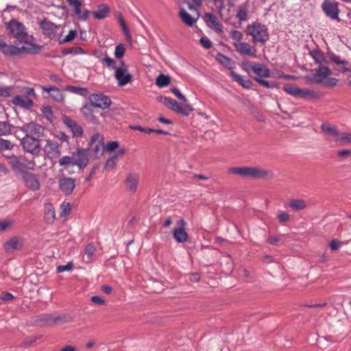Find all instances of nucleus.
<instances>
[{"mask_svg": "<svg viewBox=\"0 0 351 351\" xmlns=\"http://www.w3.org/2000/svg\"><path fill=\"white\" fill-rule=\"evenodd\" d=\"M228 173L235 174L244 178L261 179L274 178V173L258 167H238L228 169Z\"/></svg>", "mask_w": 351, "mask_h": 351, "instance_id": "nucleus-1", "label": "nucleus"}, {"mask_svg": "<svg viewBox=\"0 0 351 351\" xmlns=\"http://www.w3.org/2000/svg\"><path fill=\"white\" fill-rule=\"evenodd\" d=\"M41 46L34 43H27L26 41L21 47L8 45L5 43L1 53L6 57L19 56L23 54H36L40 51Z\"/></svg>", "mask_w": 351, "mask_h": 351, "instance_id": "nucleus-2", "label": "nucleus"}, {"mask_svg": "<svg viewBox=\"0 0 351 351\" xmlns=\"http://www.w3.org/2000/svg\"><path fill=\"white\" fill-rule=\"evenodd\" d=\"M6 27L10 34L21 43L25 44V41L27 43H33V36L27 34L25 27L16 19H13L8 22Z\"/></svg>", "mask_w": 351, "mask_h": 351, "instance_id": "nucleus-3", "label": "nucleus"}, {"mask_svg": "<svg viewBox=\"0 0 351 351\" xmlns=\"http://www.w3.org/2000/svg\"><path fill=\"white\" fill-rule=\"evenodd\" d=\"M247 34L252 37V43L264 44L269 40L267 27L258 22H254L247 26Z\"/></svg>", "mask_w": 351, "mask_h": 351, "instance_id": "nucleus-4", "label": "nucleus"}, {"mask_svg": "<svg viewBox=\"0 0 351 351\" xmlns=\"http://www.w3.org/2000/svg\"><path fill=\"white\" fill-rule=\"evenodd\" d=\"M10 164L14 171H20L22 175L23 172H28L27 170L34 171L36 169V165L33 159H28L23 156L10 157Z\"/></svg>", "mask_w": 351, "mask_h": 351, "instance_id": "nucleus-5", "label": "nucleus"}, {"mask_svg": "<svg viewBox=\"0 0 351 351\" xmlns=\"http://www.w3.org/2000/svg\"><path fill=\"white\" fill-rule=\"evenodd\" d=\"M159 101L171 110L185 117H188L190 112L194 110V108L190 104H185L181 106L176 100L170 97H160Z\"/></svg>", "mask_w": 351, "mask_h": 351, "instance_id": "nucleus-6", "label": "nucleus"}, {"mask_svg": "<svg viewBox=\"0 0 351 351\" xmlns=\"http://www.w3.org/2000/svg\"><path fill=\"white\" fill-rule=\"evenodd\" d=\"M332 74L328 66H319L313 70V72L305 76L308 83L322 84L324 80Z\"/></svg>", "mask_w": 351, "mask_h": 351, "instance_id": "nucleus-7", "label": "nucleus"}, {"mask_svg": "<svg viewBox=\"0 0 351 351\" xmlns=\"http://www.w3.org/2000/svg\"><path fill=\"white\" fill-rule=\"evenodd\" d=\"M283 90L289 95L302 99H315L317 98L318 94L313 90L308 88H300L298 86L292 85H285Z\"/></svg>", "mask_w": 351, "mask_h": 351, "instance_id": "nucleus-8", "label": "nucleus"}, {"mask_svg": "<svg viewBox=\"0 0 351 351\" xmlns=\"http://www.w3.org/2000/svg\"><path fill=\"white\" fill-rule=\"evenodd\" d=\"M23 149L34 156L38 155L41 150L40 139L24 136L21 141Z\"/></svg>", "mask_w": 351, "mask_h": 351, "instance_id": "nucleus-9", "label": "nucleus"}, {"mask_svg": "<svg viewBox=\"0 0 351 351\" xmlns=\"http://www.w3.org/2000/svg\"><path fill=\"white\" fill-rule=\"evenodd\" d=\"M114 77L117 80L119 86H123L132 82V75L129 73L128 66L123 62L121 65L116 69Z\"/></svg>", "mask_w": 351, "mask_h": 351, "instance_id": "nucleus-10", "label": "nucleus"}, {"mask_svg": "<svg viewBox=\"0 0 351 351\" xmlns=\"http://www.w3.org/2000/svg\"><path fill=\"white\" fill-rule=\"evenodd\" d=\"M322 9L324 14L332 20L340 21L339 4L334 0H324L322 3Z\"/></svg>", "mask_w": 351, "mask_h": 351, "instance_id": "nucleus-11", "label": "nucleus"}, {"mask_svg": "<svg viewBox=\"0 0 351 351\" xmlns=\"http://www.w3.org/2000/svg\"><path fill=\"white\" fill-rule=\"evenodd\" d=\"M19 130L25 134V136H29L32 138L38 139L41 138L44 132V128L34 122L25 124L19 128Z\"/></svg>", "mask_w": 351, "mask_h": 351, "instance_id": "nucleus-12", "label": "nucleus"}, {"mask_svg": "<svg viewBox=\"0 0 351 351\" xmlns=\"http://www.w3.org/2000/svg\"><path fill=\"white\" fill-rule=\"evenodd\" d=\"M246 65L250 66V69L257 75L256 77L262 78L270 77L271 71L264 64L259 62H250L248 61L243 62L242 63V66L245 71H247V69L245 68Z\"/></svg>", "mask_w": 351, "mask_h": 351, "instance_id": "nucleus-13", "label": "nucleus"}, {"mask_svg": "<svg viewBox=\"0 0 351 351\" xmlns=\"http://www.w3.org/2000/svg\"><path fill=\"white\" fill-rule=\"evenodd\" d=\"M88 104L96 108L106 109L110 106L112 101L108 96L97 93L90 95Z\"/></svg>", "mask_w": 351, "mask_h": 351, "instance_id": "nucleus-14", "label": "nucleus"}, {"mask_svg": "<svg viewBox=\"0 0 351 351\" xmlns=\"http://www.w3.org/2000/svg\"><path fill=\"white\" fill-rule=\"evenodd\" d=\"M81 110L86 121L93 124L99 123V117L103 116L101 112L89 104H85Z\"/></svg>", "mask_w": 351, "mask_h": 351, "instance_id": "nucleus-15", "label": "nucleus"}, {"mask_svg": "<svg viewBox=\"0 0 351 351\" xmlns=\"http://www.w3.org/2000/svg\"><path fill=\"white\" fill-rule=\"evenodd\" d=\"M68 322L66 315H54L53 314H44L39 317L38 322L41 326H52L58 322Z\"/></svg>", "mask_w": 351, "mask_h": 351, "instance_id": "nucleus-16", "label": "nucleus"}, {"mask_svg": "<svg viewBox=\"0 0 351 351\" xmlns=\"http://www.w3.org/2000/svg\"><path fill=\"white\" fill-rule=\"evenodd\" d=\"M139 181L140 175L138 173H128L123 182L126 191L131 194L135 193L137 191Z\"/></svg>", "mask_w": 351, "mask_h": 351, "instance_id": "nucleus-17", "label": "nucleus"}, {"mask_svg": "<svg viewBox=\"0 0 351 351\" xmlns=\"http://www.w3.org/2000/svg\"><path fill=\"white\" fill-rule=\"evenodd\" d=\"M74 165L80 169H84L89 161L88 150L86 149H78L73 153Z\"/></svg>", "mask_w": 351, "mask_h": 351, "instance_id": "nucleus-18", "label": "nucleus"}, {"mask_svg": "<svg viewBox=\"0 0 351 351\" xmlns=\"http://www.w3.org/2000/svg\"><path fill=\"white\" fill-rule=\"evenodd\" d=\"M39 27L43 34L49 38H53L57 34L59 27L47 19L39 22Z\"/></svg>", "mask_w": 351, "mask_h": 351, "instance_id": "nucleus-19", "label": "nucleus"}, {"mask_svg": "<svg viewBox=\"0 0 351 351\" xmlns=\"http://www.w3.org/2000/svg\"><path fill=\"white\" fill-rule=\"evenodd\" d=\"M178 225L179 227L173 231V238L178 243H184L189 239V234L185 230L186 222L182 219L178 221Z\"/></svg>", "mask_w": 351, "mask_h": 351, "instance_id": "nucleus-20", "label": "nucleus"}, {"mask_svg": "<svg viewBox=\"0 0 351 351\" xmlns=\"http://www.w3.org/2000/svg\"><path fill=\"white\" fill-rule=\"evenodd\" d=\"M25 185L32 191H38L40 188V183L36 175L30 172H23L22 175Z\"/></svg>", "mask_w": 351, "mask_h": 351, "instance_id": "nucleus-21", "label": "nucleus"}, {"mask_svg": "<svg viewBox=\"0 0 351 351\" xmlns=\"http://www.w3.org/2000/svg\"><path fill=\"white\" fill-rule=\"evenodd\" d=\"M44 152L51 159L58 158L61 154L60 145L56 141L51 140L47 141Z\"/></svg>", "mask_w": 351, "mask_h": 351, "instance_id": "nucleus-22", "label": "nucleus"}, {"mask_svg": "<svg viewBox=\"0 0 351 351\" xmlns=\"http://www.w3.org/2000/svg\"><path fill=\"white\" fill-rule=\"evenodd\" d=\"M232 45L238 53L243 55H247L253 58L256 57V49L252 47L249 43H233Z\"/></svg>", "mask_w": 351, "mask_h": 351, "instance_id": "nucleus-23", "label": "nucleus"}, {"mask_svg": "<svg viewBox=\"0 0 351 351\" xmlns=\"http://www.w3.org/2000/svg\"><path fill=\"white\" fill-rule=\"evenodd\" d=\"M75 187V180L71 178H62L59 180V188L65 195H69L72 193Z\"/></svg>", "mask_w": 351, "mask_h": 351, "instance_id": "nucleus-24", "label": "nucleus"}, {"mask_svg": "<svg viewBox=\"0 0 351 351\" xmlns=\"http://www.w3.org/2000/svg\"><path fill=\"white\" fill-rule=\"evenodd\" d=\"M44 92L49 94V96L56 101L63 103L64 101V95L62 90L56 86H44L42 87Z\"/></svg>", "mask_w": 351, "mask_h": 351, "instance_id": "nucleus-25", "label": "nucleus"}, {"mask_svg": "<svg viewBox=\"0 0 351 351\" xmlns=\"http://www.w3.org/2000/svg\"><path fill=\"white\" fill-rule=\"evenodd\" d=\"M90 147L95 154L101 153V150L104 147L103 136L98 133L95 134L91 137Z\"/></svg>", "mask_w": 351, "mask_h": 351, "instance_id": "nucleus-26", "label": "nucleus"}, {"mask_svg": "<svg viewBox=\"0 0 351 351\" xmlns=\"http://www.w3.org/2000/svg\"><path fill=\"white\" fill-rule=\"evenodd\" d=\"M321 130L326 134L334 137L335 141L340 142L343 132H340L336 126L329 123H323L321 125Z\"/></svg>", "mask_w": 351, "mask_h": 351, "instance_id": "nucleus-27", "label": "nucleus"}, {"mask_svg": "<svg viewBox=\"0 0 351 351\" xmlns=\"http://www.w3.org/2000/svg\"><path fill=\"white\" fill-rule=\"evenodd\" d=\"M23 240L21 237H14L6 241L4 245V249L6 252H13L22 248Z\"/></svg>", "mask_w": 351, "mask_h": 351, "instance_id": "nucleus-28", "label": "nucleus"}, {"mask_svg": "<svg viewBox=\"0 0 351 351\" xmlns=\"http://www.w3.org/2000/svg\"><path fill=\"white\" fill-rule=\"evenodd\" d=\"M15 106L29 108L33 105V101L26 95H16L12 99Z\"/></svg>", "mask_w": 351, "mask_h": 351, "instance_id": "nucleus-29", "label": "nucleus"}, {"mask_svg": "<svg viewBox=\"0 0 351 351\" xmlns=\"http://www.w3.org/2000/svg\"><path fill=\"white\" fill-rule=\"evenodd\" d=\"M45 220L47 223H52L56 218V212L51 203H45L44 206Z\"/></svg>", "mask_w": 351, "mask_h": 351, "instance_id": "nucleus-30", "label": "nucleus"}, {"mask_svg": "<svg viewBox=\"0 0 351 351\" xmlns=\"http://www.w3.org/2000/svg\"><path fill=\"white\" fill-rule=\"evenodd\" d=\"M309 53L316 64H319V66H327L328 60L320 50H312Z\"/></svg>", "mask_w": 351, "mask_h": 351, "instance_id": "nucleus-31", "label": "nucleus"}, {"mask_svg": "<svg viewBox=\"0 0 351 351\" xmlns=\"http://www.w3.org/2000/svg\"><path fill=\"white\" fill-rule=\"evenodd\" d=\"M230 75L232 77L234 81L237 82L238 84H239L241 86H242L245 88H249L252 85V82L249 80H244L243 76L237 74L234 71H230Z\"/></svg>", "mask_w": 351, "mask_h": 351, "instance_id": "nucleus-32", "label": "nucleus"}, {"mask_svg": "<svg viewBox=\"0 0 351 351\" xmlns=\"http://www.w3.org/2000/svg\"><path fill=\"white\" fill-rule=\"evenodd\" d=\"M65 124L71 129L73 134L75 136H81L83 134L82 128L77 125L74 121L66 119L64 120Z\"/></svg>", "mask_w": 351, "mask_h": 351, "instance_id": "nucleus-33", "label": "nucleus"}, {"mask_svg": "<svg viewBox=\"0 0 351 351\" xmlns=\"http://www.w3.org/2000/svg\"><path fill=\"white\" fill-rule=\"evenodd\" d=\"M206 22L207 23H210L213 25V27L219 32H223V26L222 25L217 21V17L211 14V13H206L205 14Z\"/></svg>", "mask_w": 351, "mask_h": 351, "instance_id": "nucleus-34", "label": "nucleus"}, {"mask_svg": "<svg viewBox=\"0 0 351 351\" xmlns=\"http://www.w3.org/2000/svg\"><path fill=\"white\" fill-rule=\"evenodd\" d=\"M330 58L333 62H335L336 64L340 66V69L342 71H350V69L347 67V65L348 64V61L341 60L339 56L335 55L334 53H331L330 55Z\"/></svg>", "mask_w": 351, "mask_h": 351, "instance_id": "nucleus-35", "label": "nucleus"}, {"mask_svg": "<svg viewBox=\"0 0 351 351\" xmlns=\"http://www.w3.org/2000/svg\"><path fill=\"white\" fill-rule=\"evenodd\" d=\"M109 12V8L105 4L99 5L97 10L93 12L92 14L97 19H103L107 16Z\"/></svg>", "mask_w": 351, "mask_h": 351, "instance_id": "nucleus-36", "label": "nucleus"}, {"mask_svg": "<svg viewBox=\"0 0 351 351\" xmlns=\"http://www.w3.org/2000/svg\"><path fill=\"white\" fill-rule=\"evenodd\" d=\"M216 59L226 69H232L234 68V62L228 56L219 53L217 55Z\"/></svg>", "mask_w": 351, "mask_h": 351, "instance_id": "nucleus-37", "label": "nucleus"}, {"mask_svg": "<svg viewBox=\"0 0 351 351\" xmlns=\"http://www.w3.org/2000/svg\"><path fill=\"white\" fill-rule=\"evenodd\" d=\"M289 206L294 210H300L306 208L307 205L304 200L294 199L289 202Z\"/></svg>", "mask_w": 351, "mask_h": 351, "instance_id": "nucleus-38", "label": "nucleus"}, {"mask_svg": "<svg viewBox=\"0 0 351 351\" xmlns=\"http://www.w3.org/2000/svg\"><path fill=\"white\" fill-rule=\"evenodd\" d=\"M64 90L84 97L86 96L88 93V90L86 88L74 86L71 85L66 86Z\"/></svg>", "mask_w": 351, "mask_h": 351, "instance_id": "nucleus-39", "label": "nucleus"}, {"mask_svg": "<svg viewBox=\"0 0 351 351\" xmlns=\"http://www.w3.org/2000/svg\"><path fill=\"white\" fill-rule=\"evenodd\" d=\"M95 252V247L93 243H90L87 244L84 248V254L86 256V258H83L84 261L86 263H90L93 256Z\"/></svg>", "mask_w": 351, "mask_h": 351, "instance_id": "nucleus-40", "label": "nucleus"}, {"mask_svg": "<svg viewBox=\"0 0 351 351\" xmlns=\"http://www.w3.org/2000/svg\"><path fill=\"white\" fill-rule=\"evenodd\" d=\"M237 17L240 20L245 21L247 18V5L246 3L241 4L237 10Z\"/></svg>", "mask_w": 351, "mask_h": 351, "instance_id": "nucleus-41", "label": "nucleus"}, {"mask_svg": "<svg viewBox=\"0 0 351 351\" xmlns=\"http://www.w3.org/2000/svg\"><path fill=\"white\" fill-rule=\"evenodd\" d=\"M180 16L182 20L189 26H193L195 22V20L193 19L191 14L183 8L180 12Z\"/></svg>", "mask_w": 351, "mask_h": 351, "instance_id": "nucleus-42", "label": "nucleus"}, {"mask_svg": "<svg viewBox=\"0 0 351 351\" xmlns=\"http://www.w3.org/2000/svg\"><path fill=\"white\" fill-rule=\"evenodd\" d=\"M170 83V77L164 74L159 75L156 80V84L158 87H165Z\"/></svg>", "mask_w": 351, "mask_h": 351, "instance_id": "nucleus-43", "label": "nucleus"}, {"mask_svg": "<svg viewBox=\"0 0 351 351\" xmlns=\"http://www.w3.org/2000/svg\"><path fill=\"white\" fill-rule=\"evenodd\" d=\"M59 165L60 166L64 167L66 169H67L70 165L74 166L75 165L73 154L71 155V156H64L62 157L59 160Z\"/></svg>", "mask_w": 351, "mask_h": 351, "instance_id": "nucleus-44", "label": "nucleus"}, {"mask_svg": "<svg viewBox=\"0 0 351 351\" xmlns=\"http://www.w3.org/2000/svg\"><path fill=\"white\" fill-rule=\"evenodd\" d=\"M67 1L69 5L73 8L74 13L76 15L81 14V8L82 6V3L80 0H67Z\"/></svg>", "mask_w": 351, "mask_h": 351, "instance_id": "nucleus-45", "label": "nucleus"}, {"mask_svg": "<svg viewBox=\"0 0 351 351\" xmlns=\"http://www.w3.org/2000/svg\"><path fill=\"white\" fill-rule=\"evenodd\" d=\"M13 147L14 145L10 141L1 138L0 137V152L11 150Z\"/></svg>", "mask_w": 351, "mask_h": 351, "instance_id": "nucleus-46", "label": "nucleus"}, {"mask_svg": "<svg viewBox=\"0 0 351 351\" xmlns=\"http://www.w3.org/2000/svg\"><path fill=\"white\" fill-rule=\"evenodd\" d=\"M254 80L255 82H256L261 86H263L267 88L278 87V84L276 82L270 83L268 81L263 80L262 78H260V77H254Z\"/></svg>", "mask_w": 351, "mask_h": 351, "instance_id": "nucleus-47", "label": "nucleus"}, {"mask_svg": "<svg viewBox=\"0 0 351 351\" xmlns=\"http://www.w3.org/2000/svg\"><path fill=\"white\" fill-rule=\"evenodd\" d=\"M101 62L106 66H107L108 68H110L112 69L116 70L118 68L117 67L115 60L108 56H106L104 59L101 60Z\"/></svg>", "mask_w": 351, "mask_h": 351, "instance_id": "nucleus-48", "label": "nucleus"}, {"mask_svg": "<svg viewBox=\"0 0 351 351\" xmlns=\"http://www.w3.org/2000/svg\"><path fill=\"white\" fill-rule=\"evenodd\" d=\"M60 216L66 217L71 213V205L69 202H63L60 206Z\"/></svg>", "mask_w": 351, "mask_h": 351, "instance_id": "nucleus-49", "label": "nucleus"}, {"mask_svg": "<svg viewBox=\"0 0 351 351\" xmlns=\"http://www.w3.org/2000/svg\"><path fill=\"white\" fill-rule=\"evenodd\" d=\"M84 53V51L82 49V48H81L80 47L67 48V49H64L62 51V53L64 55L71 54V53L79 54V53Z\"/></svg>", "mask_w": 351, "mask_h": 351, "instance_id": "nucleus-50", "label": "nucleus"}, {"mask_svg": "<svg viewBox=\"0 0 351 351\" xmlns=\"http://www.w3.org/2000/svg\"><path fill=\"white\" fill-rule=\"evenodd\" d=\"M10 131V125L8 123L0 121V136L9 134Z\"/></svg>", "mask_w": 351, "mask_h": 351, "instance_id": "nucleus-51", "label": "nucleus"}, {"mask_svg": "<svg viewBox=\"0 0 351 351\" xmlns=\"http://www.w3.org/2000/svg\"><path fill=\"white\" fill-rule=\"evenodd\" d=\"M125 51V48L123 44H119L116 46L114 50V56L117 59L121 58Z\"/></svg>", "mask_w": 351, "mask_h": 351, "instance_id": "nucleus-52", "label": "nucleus"}, {"mask_svg": "<svg viewBox=\"0 0 351 351\" xmlns=\"http://www.w3.org/2000/svg\"><path fill=\"white\" fill-rule=\"evenodd\" d=\"M230 37L234 41V43H241V40L243 39V35L238 30H232L230 32Z\"/></svg>", "mask_w": 351, "mask_h": 351, "instance_id": "nucleus-53", "label": "nucleus"}, {"mask_svg": "<svg viewBox=\"0 0 351 351\" xmlns=\"http://www.w3.org/2000/svg\"><path fill=\"white\" fill-rule=\"evenodd\" d=\"M117 160L116 156L109 158L106 162L104 168L108 170L113 169L116 166Z\"/></svg>", "mask_w": 351, "mask_h": 351, "instance_id": "nucleus-54", "label": "nucleus"}, {"mask_svg": "<svg viewBox=\"0 0 351 351\" xmlns=\"http://www.w3.org/2000/svg\"><path fill=\"white\" fill-rule=\"evenodd\" d=\"M42 112L45 118L49 121H52L53 112L51 108L49 106H44L42 108Z\"/></svg>", "mask_w": 351, "mask_h": 351, "instance_id": "nucleus-55", "label": "nucleus"}, {"mask_svg": "<svg viewBox=\"0 0 351 351\" xmlns=\"http://www.w3.org/2000/svg\"><path fill=\"white\" fill-rule=\"evenodd\" d=\"M338 80L335 77H327L324 83H322L323 85L327 86V87H334L337 84Z\"/></svg>", "mask_w": 351, "mask_h": 351, "instance_id": "nucleus-56", "label": "nucleus"}, {"mask_svg": "<svg viewBox=\"0 0 351 351\" xmlns=\"http://www.w3.org/2000/svg\"><path fill=\"white\" fill-rule=\"evenodd\" d=\"M130 128L133 130H138L144 133H152L154 131V129L149 128H143L140 125H130Z\"/></svg>", "mask_w": 351, "mask_h": 351, "instance_id": "nucleus-57", "label": "nucleus"}, {"mask_svg": "<svg viewBox=\"0 0 351 351\" xmlns=\"http://www.w3.org/2000/svg\"><path fill=\"white\" fill-rule=\"evenodd\" d=\"M73 267V265L72 263H68L66 265L58 266L56 268V271L58 273H62L66 271H71Z\"/></svg>", "mask_w": 351, "mask_h": 351, "instance_id": "nucleus-58", "label": "nucleus"}, {"mask_svg": "<svg viewBox=\"0 0 351 351\" xmlns=\"http://www.w3.org/2000/svg\"><path fill=\"white\" fill-rule=\"evenodd\" d=\"M119 147V143L117 141H110L106 144V151L111 152L114 151Z\"/></svg>", "mask_w": 351, "mask_h": 351, "instance_id": "nucleus-59", "label": "nucleus"}, {"mask_svg": "<svg viewBox=\"0 0 351 351\" xmlns=\"http://www.w3.org/2000/svg\"><path fill=\"white\" fill-rule=\"evenodd\" d=\"M77 32L75 30H70L68 34L65 36V38L62 40V43H68L69 41L73 40L76 36Z\"/></svg>", "mask_w": 351, "mask_h": 351, "instance_id": "nucleus-60", "label": "nucleus"}, {"mask_svg": "<svg viewBox=\"0 0 351 351\" xmlns=\"http://www.w3.org/2000/svg\"><path fill=\"white\" fill-rule=\"evenodd\" d=\"M119 22L120 25L121 26L122 29H123V32L125 33V34L128 37H130L128 27H127L124 19L121 16L119 17Z\"/></svg>", "mask_w": 351, "mask_h": 351, "instance_id": "nucleus-61", "label": "nucleus"}, {"mask_svg": "<svg viewBox=\"0 0 351 351\" xmlns=\"http://www.w3.org/2000/svg\"><path fill=\"white\" fill-rule=\"evenodd\" d=\"M340 143H341L342 144L351 143V134L343 132Z\"/></svg>", "mask_w": 351, "mask_h": 351, "instance_id": "nucleus-62", "label": "nucleus"}, {"mask_svg": "<svg viewBox=\"0 0 351 351\" xmlns=\"http://www.w3.org/2000/svg\"><path fill=\"white\" fill-rule=\"evenodd\" d=\"M90 300L93 303L97 305H104L106 304L105 300L98 295H94L91 297Z\"/></svg>", "mask_w": 351, "mask_h": 351, "instance_id": "nucleus-63", "label": "nucleus"}, {"mask_svg": "<svg viewBox=\"0 0 351 351\" xmlns=\"http://www.w3.org/2000/svg\"><path fill=\"white\" fill-rule=\"evenodd\" d=\"M199 43L205 49H210L212 47L210 40L206 37H202L199 40Z\"/></svg>", "mask_w": 351, "mask_h": 351, "instance_id": "nucleus-64", "label": "nucleus"}]
</instances>
